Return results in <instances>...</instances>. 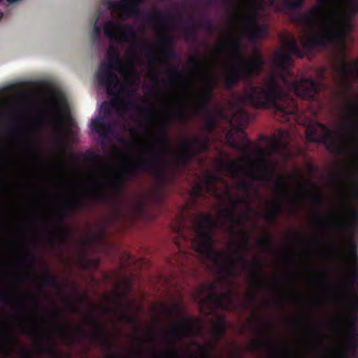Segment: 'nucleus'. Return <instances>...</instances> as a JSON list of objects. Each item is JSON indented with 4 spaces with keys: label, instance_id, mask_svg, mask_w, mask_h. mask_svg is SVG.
I'll use <instances>...</instances> for the list:
<instances>
[{
    "label": "nucleus",
    "instance_id": "51",
    "mask_svg": "<svg viewBox=\"0 0 358 358\" xmlns=\"http://www.w3.org/2000/svg\"><path fill=\"white\" fill-rule=\"evenodd\" d=\"M294 178L296 180V181L299 184L301 189H302L303 191H305V192H307L306 187L302 182L303 176L301 173H296V175H294Z\"/></svg>",
    "mask_w": 358,
    "mask_h": 358
},
{
    "label": "nucleus",
    "instance_id": "32",
    "mask_svg": "<svg viewBox=\"0 0 358 358\" xmlns=\"http://www.w3.org/2000/svg\"><path fill=\"white\" fill-rule=\"evenodd\" d=\"M262 346H266L270 350H276L277 347L275 344L271 343L266 338H263V339H258L257 341H253L252 343L250 345L249 350L254 352V350H257V349H260Z\"/></svg>",
    "mask_w": 358,
    "mask_h": 358
},
{
    "label": "nucleus",
    "instance_id": "61",
    "mask_svg": "<svg viewBox=\"0 0 358 358\" xmlns=\"http://www.w3.org/2000/svg\"><path fill=\"white\" fill-rule=\"evenodd\" d=\"M22 355L24 357V358H32L34 354L32 351H29V350H24Z\"/></svg>",
    "mask_w": 358,
    "mask_h": 358
},
{
    "label": "nucleus",
    "instance_id": "21",
    "mask_svg": "<svg viewBox=\"0 0 358 358\" xmlns=\"http://www.w3.org/2000/svg\"><path fill=\"white\" fill-rule=\"evenodd\" d=\"M22 332L23 334H26V335H40L41 337H47L50 340L52 344L50 345H45V344L42 343V342H37L36 347L38 351L40 353H46V355H50L52 358H71L69 356H63V355L60 354L59 351H57L56 348V344L53 343V338L50 334H45V333H42L41 330L36 329V327H31V326H22Z\"/></svg>",
    "mask_w": 358,
    "mask_h": 358
},
{
    "label": "nucleus",
    "instance_id": "4",
    "mask_svg": "<svg viewBox=\"0 0 358 358\" xmlns=\"http://www.w3.org/2000/svg\"><path fill=\"white\" fill-rule=\"evenodd\" d=\"M166 121H162L161 134L156 139L158 146L157 148L150 147L151 157L149 159H141L133 166H127L122 169L117 178H114V179H96L94 178L92 180L111 189L116 195H120L124 189L126 180H130L138 170L148 171L157 178H162L166 163V155L171 153L173 150L166 131Z\"/></svg>",
    "mask_w": 358,
    "mask_h": 358
},
{
    "label": "nucleus",
    "instance_id": "1",
    "mask_svg": "<svg viewBox=\"0 0 358 358\" xmlns=\"http://www.w3.org/2000/svg\"><path fill=\"white\" fill-rule=\"evenodd\" d=\"M229 45L235 63L224 68V88L232 90L241 80H244L248 83L244 94L245 101L255 108H273L284 120H288L289 115L296 117L299 112L297 101L282 90L275 76H270L260 86L252 85V79L259 75L264 67V57L256 55L252 60L245 62L241 52L240 36L231 38Z\"/></svg>",
    "mask_w": 358,
    "mask_h": 358
},
{
    "label": "nucleus",
    "instance_id": "42",
    "mask_svg": "<svg viewBox=\"0 0 358 358\" xmlns=\"http://www.w3.org/2000/svg\"><path fill=\"white\" fill-rule=\"evenodd\" d=\"M88 154L90 157L95 161H97L99 162L98 168L101 170H105L108 168V164H106V163H103V159H101L100 155L99 154H96V152H94V151H88Z\"/></svg>",
    "mask_w": 358,
    "mask_h": 358
},
{
    "label": "nucleus",
    "instance_id": "16",
    "mask_svg": "<svg viewBox=\"0 0 358 358\" xmlns=\"http://www.w3.org/2000/svg\"><path fill=\"white\" fill-rule=\"evenodd\" d=\"M103 31L105 34L113 41L122 43H134L136 37V31L129 24H120L115 20H108L103 24Z\"/></svg>",
    "mask_w": 358,
    "mask_h": 358
},
{
    "label": "nucleus",
    "instance_id": "52",
    "mask_svg": "<svg viewBox=\"0 0 358 358\" xmlns=\"http://www.w3.org/2000/svg\"><path fill=\"white\" fill-rule=\"evenodd\" d=\"M271 324L269 322H259V329L264 332V334H268L270 329Z\"/></svg>",
    "mask_w": 358,
    "mask_h": 358
},
{
    "label": "nucleus",
    "instance_id": "59",
    "mask_svg": "<svg viewBox=\"0 0 358 358\" xmlns=\"http://www.w3.org/2000/svg\"><path fill=\"white\" fill-rule=\"evenodd\" d=\"M141 46L143 47V49L145 50V52H151L152 50V44H148V43H143L141 44Z\"/></svg>",
    "mask_w": 358,
    "mask_h": 358
},
{
    "label": "nucleus",
    "instance_id": "14",
    "mask_svg": "<svg viewBox=\"0 0 358 358\" xmlns=\"http://www.w3.org/2000/svg\"><path fill=\"white\" fill-rule=\"evenodd\" d=\"M335 71L334 79L341 89L340 94L348 96L354 90L353 78L358 79V62L353 64L348 63L344 59L342 63L336 66Z\"/></svg>",
    "mask_w": 358,
    "mask_h": 358
},
{
    "label": "nucleus",
    "instance_id": "13",
    "mask_svg": "<svg viewBox=\"0 0 358 358\" xmlns=\"http://www.w3.org/2000/svg\"><path fill=\"white\" fill-rule=\"evenodd\" d=\"M209 141L208 137L204 138L194 137V138L182 141L180 143L182 151L177 157V164L184 168L187 166L196 156L210 150Z\"/></svg>",
    "mask_w": 358,
    "mask_h": 358
},
{
    "label": "nucleus",
    "instance_id": "8",
    "mask_svg": "<svg viewBox=\"0 0 358 358\" xmlns=\"http://www.w3.org/2000/svg\"><path fill=\"white\" fill-rule=\"evenodd\" d=\"M201 292L205 293V296L200 299V303L206 306L208 314L210 313H216L218 308L230 311L233 310L236 306L234 295L231 289L225 291L221 295L218 293L217 285L213 282H209L206 285H203Z\"/></svg>",
    "mask_w": 358,
    "mask_h": 358
},
{
    "label": "nucleus",
    "instance_id": "31",
    "mask_svg": "<svg viewBox=\"0 0 358 358\" xmlns=\"http://www.w3.org/2000/svg\"><path fill=\"white\" fill-rule=\"evenodd\" d=\"M152 19L154 22H166V23H176L173 14L171 12H167L166 14L162 13L159 9L155 8Z\"/></svg>",
    "mask_w": 358,
    "mask_h": 358
},
{
    "label": "nucleus",
    "instance_id": "11",
    "mask_svg": "<svg viewBox=\"0 0 358 358\" xmlns=\"http://www.w3.org/2000/svg\"><path fill=\"white\" fill-rule=\"evenodd\" d=\"M190 64L199 71H205L204 80L206 85L196 98V111H208L210 101L216 88L215 76L207 71V63L202 62L199 56H192L189 59Z\"/></svg>",
    "mask_w": 358,
    "mask_h": 358
},
{
    "label": "nucleus",
    "instance_id": "58",
    "mask_svg": "<svg viewBox=\"0 0 358 358\" xmlns=\"http://www.w3.org/2000/svg\"><path fill=\"white\" fill-rule=\"evenodd\" d=\"M31 299L33 301V303L35 306L36 308H40V307H42V304L39 300H38L37 297L36 296H31Z\"/></svg>",
    "mask_w": 358,
    "mask_h": 358
},
{
    "label": "nucleus",
    "instance_id": "29",
    "mask_svg": "<svg viewBox=\"0 0 358 358\" xmlns=\"http://www.w3.org/2000/svg\"><path fill=\"white\" fill-rule=\"evenodd\" d=\"M213 334L216 340L222 338L226 334V318L224 315L219 317L217 321L213 324Z\"/></svg>",
    "mask_w": 358,
    "mask_h": 358
},
{
    "label": "nucleus",
    "instance_id": "44",
    "mask_svg": "<svg viewBox=\"0 0 358 358\" xmlns=\"http://www.w3.org/2000/svg\"><path fill=\"white\" fill-rule=\"evenodd\" d=\"M166 72L171 78H181L182 76V71L177 66H173V65H168Z\"/></svg>",
    "mask_w": 358,
    "mask_h": 358
},
{
    "label": "nucleus",
    "instance_id": "40",
    "mask_svg": "<svg viewBox=\"0 0 358 358\" xmlns=\"http://www.w3.org/2000/svg\"><path fill=\"white\" fill-rule=\"evenodd\" d=\"M124 108L125 109H138V110L143 111V113H144V114H146L149 117V118L151 121H153V120H154L152 115H151V113H150L149 110H143V108H141V107H140V106H138V104H136V103H134V101H127L124 103Z\"/></svg>",
    "mask_w": 358,
    "mask_h": 358
},
{
    "label": "nucleus",
    "instance_id": "2",
    "mask_svg": "<svg viewBox=\"0 0 358 358\" xmlns=\"http://www.w3.org/2000/svg\"><path fill=\"white\" fill-rule=\"evenodd\" d=\"M358 0H318L306 14H294L292 22L303 24L311 31L302 41L306 50L331 44L345 46L347 33L342 22L349 15L357 14Z\"/></svg>",
    "mask_w": 358,
    "mask_h": 358
},
{
    "label": "nucleus",
    "instance_id": "64",
    "mask_svg": "<svg viewBox=\"0 0 358 358\" xmlns=\"http://www.w3.org/2000/svg\"><path fill=\"white\" fill-rule=\"evenodd\" d=\"M336 358H346V355L345 354L344 351L339 350L338 354L336 356Z\"/></svg>",
    "mask_w": 358,
    "mask_h": 358
},
{
    "label": "nucleus",
    "instance_id": "10",
    "mask_svg": "<svg viewBox=\"0 0 358 358\" xmlns=\"http://www.w3.org/2000/svg\"><path fill=\"white\" fill-rule=\"evenodd\" d=\"M88 202L84 196H76L67 199L62 205V209L63 214L59 215L58 224L51 229V235L48 236L49 242H56L57 238L67 239L69 237V231L65 223V220L68 213L74 212L77 209L86 208L88 207Z\"/></svg>",
    "mask_w": 358,
    "mask_h": 358
},
{
    "label": "nucleus",
    "instance_id": "48",
    "mask_svg": "<svg viewBox=\"0 0 358 358\" xmlns=\"http://www.w3.org/2000/svg\"><path fill=\"white\" fill-rule=\"evenodd\" d=\"M308 170L310 176L308 182L312 186H313V187H316L317 185L315 182H313V180L311 179V177L313 174H314V173L317 171V167H315V166H314V164H311L310 163V164L308 165Z\"/></svg>",
    "mask_w": 358,
    "mask_h": 358
},
{
    "label": "nucleus",
    "instance_id": "54",
    "mask_svg": "<svg viewBox=\"0 0 358 358\" xmlns=\"http://www.w3.org/2000/svg\"><path fill=\"white\" fill-rule=\"evenodd\" d=\"M19 131V127H17V125H12L11 127H10L8 130H7V133L9 134V135H17Z\"/></svg>",
    "mask_w": 358,
    "mask_h": 358
},
{
    "label": "nucleus",
    "instance_id": "38",
    "mask_svg": "<svg viewBox=\"0 0 358 358\" xmlns=\"http://www.w3.org/2000/svg\"><path fill=\"white\" fill-rule=\"evenodd\" d=\"M350 329L352 331V340L354 341L353 342H352V343H350L348 345V348L350 350H352V352H355L356 350V346H357V343H356V341H358V334H357L356 333V329H355V320H352L351 321V323H350Z\"/></svg>",
    "mask_w": 358,
    "mask_h": 358
},
{
    "label": "nucleus",
    "instance_id": "39",
    "mask_svg": "<svg viewBox=\"0 0 358 358\" xmlns=\"http://www.w3.org/2000/svg\"><path fill=\"white\" fill-rule=\"evenodd\" d=\"M204 127L207 131L211 132L216 127V120L213 113L208 112V117L205 121Z\"/></svg>",
    "mask_w": 358,
    "mask_h": 358
},
{
    "label": "nucleus",
    "instance_id": "33",
    "mask_svg": "<svg viewBox=\"0 0 358 358\" xmlns=\"http://www.w3.org/2000/svg\"><path fill=\"white\" fill-rule=\"evenodd\" d=\"M89 196L98 201H109L110 199V196L106 193L103 189H93L90 192Z\"/></svg>",
    "mask_w": 358,
    "mask_h": 358
},
{
    "label": "nucleus",
    "instance_id": "3",
    "mask_svg": "<svg viewBox=\"0 0 358 358\" xmlns=\"http://www.w3.org/2000/svg\"><path fill=\"white\" fill-rule=\"evenodd\" d=\"M217 227V220L210 214H202L196 219V234L192 240L194 250L204 259L211 260L217 266L220 273L222 275V281L227 277H236L240 273L234 268V263H242V270L250 266L252 268L251 278L255 286L265 287L266 283L263 281V264L257 258L249 261L245 255L250 248L249 234L242 231V238L240 241L235 243L236 247L233 250L236 255V258H231L226 253L218 252L215 247L213 232Z\"/></svg>",
    "mask_w": 358,
    "mask_h": 358
},
{
    "label": "nucleus",
    "instance_id": "27",
    "mask_svg": "<svg viewBox=\"0 0 358 358\" xmlns=\"http://www.w3.org/2000/svg\"><path fill=\"white\" fill-rule=\"evenodd\" d=\"M282 212V203L281 201H278V202H275L270 208H268V210H267L266 219L269 221V222H275V221L279 219Z\"/></svg>",
    "mask_w": 358,
    "mask_h": 358
},
{
    "label": "nucleus",
    "instance_id": "25",
    "mask_svg": "<svg viewBox=\"0 0 358 358\" xmlns=\"http://www.w3.org/2000/svg\"><path fill=\"white\" fill-rule=\"evenodd\" d=\"M173 41L174 38L171 35H163L161 38L162 52L169 59L178 58L177 52L173 46Z\"/></svg>",
    "mask_w": 358,
    "mask_h": 358
},
{
    "label": "nucleus",
    "instance_id": "56",
    "mask_svg": "<svg viewBox=\"0 0 358 358\" xmlns=\"http://www.w3.org/2000/svg\"><path fill=\"white\" fill-rule=\"evenodd\" d=\"M350 214L353 219H355L357 222V227H358V208H354V206H352L350 208Z\"/></svg>",
    "mask_w": 358,
    "mask_h": 358
},
{
    "label": "nucleus",
    "instance_id": "23",
    "mask_svg": "<svg viewBox=\"0 0 358 358\" xmlns=\"http://www.w3.org/2000/svg\"><path fill=\"white\" fill-rule=\"evenodd\" d=\"M341 129L346 131L350 138L358 141V101H352L347 108L346 122Z\"/></svg>",
    "mask_w": 358,
    "mask_h": 358
},
{
    "label": "nucleus",
    "instance_id": "62",
    "mask_svg": "<svg viewBox=\"0 0 358 358\" xmlns=\"http://www.w3.org/2000/svg\"><path fill=\"white\" fill-rule=\"evenodd\" d=\"M147 59L149 64H156L157 62V59H155V57H152L150 55H147Z\"/></svg>",
    "mask_w": 358,
    "mask_h": 358
},
{
    "label": "nucleus",
    "instance_id": "46",
    "mask_svg": "<svg viewBox=\"0 0 358 358\" xmlns=\"http://www.w3.org/2000/svg\"><path fill=\"white\" fill-rule=\"evenodd\" d=\"M99 17H96L94 22L93 31L92 33V37L94 40H99L101 35V27L96 24V21L98 20Z\"/></svg>",
    "mask_w": 358,
    "mask_h": 358
},
{
    "label": "nucleus",
    "instance_id": "24",
    "mask_svg": "<svg viewBox=\"0 0 358 358\" xmlns=\"http://www.w3.org/2000/svg\"><path fill=\"white\" fill-rule=\"evenodd\" d=\"M305 1L306 0H273L271 5L274 6L278 11H286L301 8Z\"/></svg>",
    "mask_w": 358,
    "mask_h": 358
},
{
    "label": "nucleus",
    "instance_id": "22",
    "mask_svg": "<svg viewBox=\"0 0 358 358\" xmlns=\"http://www.w3.org/2000/svg\"><path fill=\"white\" fill-rule=\"evenodd\" d=\"M247 25L244 29V34L250 41L259 40L262 36L267 34L268 28L266 24H260L256 10L248 13L245 16Z\"/></svg>",
    "mask_w": 358,
    "mask_h": 358
},
{
    "label": "nucleus",
    "instance_id": "63",
    "mask_svg": "<svg viewBox=\"0 0 358 358\" xmlns=\"http://www.w3.org/2000/svg\"><path fill=\"white\" fill-rule=\"evenodd\" d=\"M248 301H256L257 295L255 292H249V294H248Z\"/></svg>",
    "mask_w": 358,
    "mask_h": 358
},
{
    "label": "nucleus",
    "instance_id": "43",
    "mask_svg": "<svg viewBox=\"0 0 358 358\" xmlns=\"http://www.w3.org/2000/svg\"><path fill=\"white\" fill-rule=\"evenodd\" d=\"M257 244L263 248H271L272 247V238L271 235H266L264 238H258Z\"/></svg>",
    "mask_w": 358,
    "mask_h": 358
},
{
    "label": "nucleus",
    "instance_id": "20",
    "mask_svg": "<svg viewBox=\"0 0 358 358\" xmlns=\"http://www.w3.org/2000/svg\"><path fill=\"white\" fill-rule=\"evenodd\" d=\"M104 3L108 6L111 11H118L122 17H129V16H140L143 15L145 17H150L149 14H145L141 12V6L143 3V0H105Z\"/></svg>",
    "mask_w": 358,
    "mask_h": 358
},
{
    "label": "nucleus",
    "instance_id": "9",
    "mask_svg": "<svg viewBox=\"0 0 358 358\" xmlns=\"http://www.w3.org/2000/svg\"><path fill=\"white\" fill-rule=\"evenodd\" d=\"M122 64L120 53L108 56V62L100 63L96 72V78L100 85L106 87L107 93L116 96L120 92V80L118 76L113 69H119Z\"/></svg>",
    "mask_w": 358,
    "mask_h": 358
},
{
    "label": "nucleus",
    "instance_id": "18",
    "mask_svg": "<svg viewBox=\"0 0 358 358\" xmlns=\"http://www.w3.org/2000/svg\"><path fill=\"white\" fill-rule=\"evenodd\" d=\"M87 321L88 324L96 329V333L89 334V333H86L82 326H78L76 329V335L88 337V338H91L92 341H95V343L99 344L104 349H111L113 344L110 341L108 330L104 324H101L100 321L96 318L93 313L87 316Z\"/></svg>",
    "mask_w": 358,
    "mask_h": 358
},
{
    "label": "nucleus",
    "instance_id": "45",
    "mask_svg": "<svg viewBox=\"0 0 358 358\" xmlns=\"http://www.w3.org/2000/svg\"><path fill=\"white\" fill-rule=\"evenodd\" d=\"M22 259L29 266H35V259L30 250H28V252L22 257Z\"/></svg>",
    "mask_w": 358,
    "mask_h": 358
},
{
    "label": "nucleus",
    "instance_id": "55",
    "mask_svg": "<svg viewBox=\"0 0 358 358\" xmlns=\"http://www.w3.org/2000/svg\"><path fill=\"white\" fill-rule=\"evenodd\" d=\"M117 52H120L117 48H116L115 45H113V44H110L107 51V55H112V57H113V55L117 54Z\"/></svg>",
    "mask_w": 358,
    "mask_h": 358
},
{
    "label": "nucleus",
    "instance_id": "37",
    "mask_svg": "<svg viewBox=\"0 0 358 358\" xmlns=\"http://www.w3.org/2000/svg\"><path fill=\"white\" fill-rule=\"evenodd\" d=\"M1 335L5 338L6 344L0 343V349H7L8 345H13L15 343V336L7 331H1Z\"/></svg>",
    "mask_w": 358,
    "mask_h": 358
},
{
    "label": "nucleus",
    "instance_id": "6",
    "mask_svg": "<svg viewBox=\"0 0 358 358\" xmlns=\"http://www.w3.org/2000/svg\"><path fill=\"white\" fill-rule=\"evenodd\" d=\"M174 311L177 314L182 315L180 322H173L171 330L168 332L169 336L168 343L170 348L166 352L157 354V358H180V353L178 350V343L182 340L183 337H192L195 334L194 325L198 320L188 315H185V312L182 305L175 304L173 308H166V313L170 317H173Z\"/></svg>",
    "mask_w": 358,
    "mask_h": 358
},
{
    "label": "nucleus",
    "instance_id": "57",
    "mask_svg": "<svg viewBox=\"0 0 358 358\" xmlns=\"http://www.w3.org/2000/svg\"><path fill=\"white\" fill-rule=\"evenodd\" d=\"M173 115L176 118H179V120H182V118H184V117H185V115L183 110H176V112H173Z\"/></svg>",
    "mask_w": 358,
    "mask_h": 358
},
{
    "label": "nucleus",
    "instance_id": "35",
    "mask_svg": "<svg viewBox=\"0 0 358 358\" xmlns=\"http://www.w3.org/2000/svg\"><path fill=\"white\" fill-rule=\"evenodd\" d=\"M184 38L187 41L196 40V28L194 24L187 26L184 29Z\"/></svg>",
    "mask_w": 358,
    "mask_h": 358
},
{
    "label": "nucleus",
    "instance_id": "53",
    "mask_svg": "<svg viewBox=\"0 0 358 358\" xmlns=\"http://www.w3.org/2000/svg\"><path fill=\"white\" fill-rule=\"evenodd\" d=\"M50 122L53 126H56L57 127H59V126H62L63 120L59 116H52L50 120Z\"/></svg>",
    "mask_w": 358,
    "mask_h": 358
},
{
    "label": "nucleus",
    "instance_id": "5",
    "mask_svg": "<svg viewBox=\"0 0 358 358\" xmlns=\"http://www.w3.org/2000/svg\"><path fill=\"white\" fill-rule=\"evenodd\" d=\"M285 51H276L273 55V68L281 78L284 84L290 91L294 92L296 96L306 99L307 100H314L320 90L321 83L312 78H301L298 80L294 73L291 70V66L294 63L292 54L301 58L303 57V52L295 38L291 36L285 42Z\"/></svg>",
    "mask_w": 358,
    "mask_h": 358
},
{
    "label": "nucleus",
    "instance_id": "34",
    "mask_svg": "<svg viewBox=\"0 0 358 358\" xmlns=\"http://www.w3.org/2000/svg\"><path fill=\"white\" fill-rule=\"evenodd\" d=\"M231 145L236 150H243V152H249L250 147L251 145V141L248 140L247 137H243L241 142H237V141H232Z\"/></svg>",
    "mask_w": 358,
    "mask_h": 358
},
{
    "label": "nucleus",
    "instance_id": "26",
    "mask_svg": "<svg viewBox=\"0 0 358 358\" xmlns=\"http://www.w3.org/2000/svg\"><path fill=\"white\" fill-rule=\"evenodd\" d=\"M247 112L244 110H238L232 115L230 123L236 131H243L244 123L247 120Z\"/></svg>",
    "mask_w": 358,
    "mask_h": 358
},
{
    "label": "nucleus",
    "instance_id": "12",
    "mask_svg": "<svg viewBox=\"0 0 358 358\" xmlns=\"http://www.w3.org/2000/svg\"><path fill=\"white\" fill-rule=\"evenodd\" d=\"M216 182H222L227 185L226 180L223 179L218 173L209 172L199 181L194 184L190 190L191 197L194 203L199 198H208V196H219V188Z\"/></svg>",
    "mask_w": 358,
    "mask_h": 358
},
{
    "label": "nucleus",
    "instance_id": "19",
    "mask_svg": "<svg viewBox=\"0 0 358 358\" xmlns=\"http://www.w3.org/2000/svg\"><path fill=\"white\" fill-rule=\"evenodd\" d=\"M220 167L222 169L227 170L232 176H236V174L245 170V175L251 180H270L273 178L274 176L273 169L270 166H268L266 163H264V172L261 175L257 173L255 169H245L238 160H229L226 163H221Z\"/></svg>",
    "mask_w": 358,
    "mask_h": 358
},
{
    "label": "nucleus",
    "instance_id": "17",
    "mask_svg": "<svg viewBox=\"0 0 358 358\" xmlns=\"http://www.w3.org/2000/svg\"><path fill=\"white\" fill-rule=\"evenodd\" d=\"M113 110L116 113H121L122 108L118 101H104L101 104V111L103 113L92 120L91 129L97 132L102 138L108 136L111 131V127L108 122H106V118L113 114Z\"/></svg>",
    "mask_w": 358,
    "mask_h": 358
},
{
    "label": "nucleus",
    "instance_id": "7",
    "mask_svg": "<svg viewBox=\"0 0 358 358\" xmlns=\"http://www.w3.org/2000/svg\"><path fill=\"white\" fill-rule=\"evenodd\" d=\"M236 187L241 189L243 195L242 197H234L229 189L225 192V199L229 205L228 208H224L221 212V215L224 220L229 221L234 225H243V222L240 218H237L236 214V208L238 204L243 206H250L252 201V188L253 187L255 192L259 194V189L254 187L252 182L247 181V180H240L236 183Z\"/></svg>",
    "mask_w": 358,
    "mask_h": 358
},
{
    "label": "nucleus",
    "instance_id": "30",
    "mask_svg": "<svg viewBox=\"0 0 358 358\" xmlns=\"http://www.w3.org/2000/svg\"><path fill=\"white\" fill-rule=\"evenodd\" d=\"M39 281L43 286L52 285L55 286L59 292H62V290H63L62 285H59L57 278H56V276L51 275L49 271H47L45 274H43V275L40 276Z\"/></svg>",
    "mask_w": 358,
    "mask_h": 358
},
{
    "label": "nucleus",
    "instance_id": "28",
    "mask_svg": "<svg viewBox=\"0 0 358 358\" xmlns=\"http://www.w3.org/2000/svg\"><path fill=\"white\" fill-rule=\"evenodd\" d=\"M275 189L282 198H287L290 194L288 178L280 176L277 181Z\"/></svg>",
    "mask_w": 358,
    "mask_h": 358
},
{
    "label": "nucleus",
    "instance_id": "15",
    "mask_svg": "<svg viewBox=\"0 0 358 358\" xmlns=\"http://www.w3.org/2000/svg\"><path fill=\"white\" fill-rule=\"evenodd\" d=\"M306 137L309 141L322 143L328 150L338 148L337 134L322 122H312L306 129Z\"/></svg>",
    "mask_w": 358,
    "mask_h": 358
},
{
    "label": "nucleus",
    "instance_id": "47",
    "mask_svg": "<svg viewBox=\"0 0 358 358\" xmlns=\"http://www.w3.org/2000/svg\"><path fill=\"white\" fill-rule=\"evenodd\" d=\"M122 318L124 319V320H126V322L136 325V327L138 325V322L136 317H134V315H128L127 312L122 313Z\"/></svg>",
    "mask_w": 358,
    "mask_h": 358
},
{
    "label": "nucleus",
    "instance_id": "41",
    "mask_svg": "<svg viewBox=\"0 0 358 358\" xmlns=\"http://www.w3.org/2000/svg\"><path fill=\"white\" fill-rule=\"evenodd\" d=\"M198 345L201 353V358H213L212 351L209 350L207 345H204V344H198ZM190 357L191 358H198L194 354H190Z\"/></svg>",
    "mask_w": 358,
    "mask_h": 358
},
{
    "label": "nucleus",
    "instance_id": "50",
    "mask_svg": "<svg viewBox=\"0 0 358 358\" xmlns=\"http://www.w3.org/2000/svg\"><path fill=\"white\" fill-rule=\"evenodd\" d=\"M199 25L202 28H205L207 31H213V24L210 20H203Z\"/></svg>",
    "mask_w": 358,
    "mask_h": 358
},
{
    "label": "nucleus",
    "instance_id": "60",
    "mask_svg": "<svg viewBox=\"0 0 358 358\" xmlns=\"http://www.w3.org/2000/svg\"><path fill=\"white\" fill-rule=\"evenodd\" d=\"M53 315L55 316V319H57V320H59V319H61V317L62 316V313L60 309H58V308H56Z\"/></svg>",
    "mask_w": 358,
    "mask_h": 358
},
{
    "label": "nucleus",
    "instance_id": "49",
    "mask_svg": "<svg viewBox=\"0 0 358 358\" xmlns=\"http://www.w3.org/2000/svg\"><path fill=\"white\" fill-rule=\"evenodd\" d=\"M57 331H58V332H62V334H65L69 344H73V343H74L75 338H74L73 335L67 334V333H66V331H65L64 329H63V327H57Z\"/></svg>",
    "mask_w": 358,
    "mask_h": 358
},
{
    "label": "nucleus",
    "instance_id": "36",
    "mask_svg": "<svg viewBox=\"0 0 358 358\" xmlns=\"http://www.w3.org/2000/svg\"><path fill=\"white\" fill-rule=\"evenodd\" d=\"M348 255L352 259H358V248L355 238H350L348 241Z\"/></svg>",
    "mask_w": 358,
    "mask_h": 358
}]
</instances>
